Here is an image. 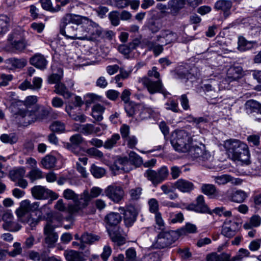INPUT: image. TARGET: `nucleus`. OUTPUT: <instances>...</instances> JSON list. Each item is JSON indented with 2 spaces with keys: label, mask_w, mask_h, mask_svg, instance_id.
Instances as JSON below:
<instances>
[{
  "label": "nucleus",
  "mask_w": 261,
  "mask_h": 261,
  "mask_svg": "<svg viewBox=\"0 0 261 261\" xmlns=\"http://www.w3.org/2000/svg\"><path fill=\"white\" fill-rule=\"evenodd\" d=\"M192 138L189 133L180 129L174 132L170 142L175 151L187 152L192 144Z\"/></svg>",
  "instance_id": "obj_2"
},
{
  "label": "nucleus",
  "mask_w": 261,
  "mask_h": 261,
  "mask_svg": "<svg viewBox=\"0 0 261 261\" xmlns=\"http://www.w3.org/2000/svg\"><path fill=\"white\" fill-rule=\"evenodd\" d=\"M27 177H28L30 179L31 182H33L34 181L41 179L43 177V172L39 168H33L29 172Z\"/></svg>",
  "instance_id": "obj_48"
},
{
  "label": "nucleus",
  "mask_w": 261,
  "mask_h": 261,
  "mask_svg": "<svg viewBox=\"0 0 261 261\" xmlns=\"http://www.w3.org/2000/svg\"><path fill=\"white\" fill-rule=\"evenodd\" d=\"M63 197L67 200H72L74 203H70L67 206V212L71 215H85L88 212L84 211V208H81L79 203H83L80 199V195L74 192L70 189H65L63 193Z\"/></svg>",
  "instance_id": "obj_4"
},
{
  "label": "nucleus",
  "mask_w": 261,
  "mask_h": 261,
  "mask_svg": "<svg viewBox=\"0 0 261 261\" xmlns=\"http://www.w3.org/2000/svg\"><path fill=\"white\" fill-rule=\"evenodd\" d=\"M138 213L136 209L133 206H128L125 211L124 214V221L127 227L133 225L136 221Z\"/></svg>",
  "instance_id": "obj_20"
},
{
  "label": "nucleus",
  "mask_w": 261,
  "mask_h": 261,
  "mask_svg": "<svg viewBox=\"0 0 261 261\" xmlns=\"http://www.w3.org/2000/svg\"><path fill=\"white\" fill-rule=\"evenodd\" d=\"M40 221L39 218H33L31 215H28V216L21 219V223L26 226L27 229L34 230Z\"/></svg>",
  "instance_id": "obj_30"
},
{
  "label": "nucleus",
  "mask_w": 261,
  "mask_h": 261,
  "mask_svg": "<svg viewBox=\"0 0 261 261\" xmlns=\"http://www.w3.org/2000/svg\"><path fill=\"white\" fill-rule=\"evenodd\" d=\"M83 104L84 102L82 98L79 96H75L74 102H68V104L65 107V110L73 120L84 122L86 120V117L80 113H76L75 111L77 107H81Z\"/></svg>",
  "instance_id": "obj_5"
},
{
  "label": "nucleus",
  "mask_w": 261,
  "mask_h": 261,
  "mask_svg": "<svg viewBox=\"0 0 261 261\" xmlns=\"http://www.w3.org/2000/svg\"><path fill=\"white\" fill-rule=\"evenodd\" d=\"M54 92L65 99H69L73 95V93L70 92L65 85L62 82L55 85Z\"/></svg>",
  "instance_id": "obj_28"
},
{
  "label": "nucleus",
  "mask_w": 261,
  "mask_h": 261,
  "mask_svg": "<svg viewBox=\"0 0 261 261\" xmlns=\"http://www.w3.org/2000/svg\"><path fill=\"white\" fill-rule=\"evenodd\" d=\"M232 2L230 0H219L216 2L215 8L223 12V16L226 18L231 15Z\"/></svg>",
  "instance_id": "obj_18"
},
{
  "label": "nucleus",
  "mask_w": 261,
  "mask_h": 261,
  "mask_svg": "<svg viewBox=\"0 0 261 261\" xmlns=\"http://www.w3.org/2000/svg\"><path fill=\"white\" fill-rule=\"evenodd\" d=\"M76 26L71 25V24H63L61 21L60 25V33L64 36L66 39L74 40L73 38L76 36L75 34Z\"/></svg>",
  "instance_id": "obj_22"
},
{
  "label": "nucleus",
  "mask_w": 261,
  "mask_h": 261,
  "mask_svg": "<svg viewBox=\"0 0 261 261\" xmlns=\"http://www.w3.org/2000/svg\"><path fill=\"white\" fill-rule=\"evenodd\" d=\"M218 82L215 80H210L207 83L203 84L202 88L203 91L206 93L210 92L213 89H218Z\"/></svg>",
  "instance_id": "obj_61"
},
{
  "label": "nucleus",
  "mask_w": 261,
  "mask_h": 261,
  "mask_svg": "<svg viewBox=\"0 0 261 261\" xmlns=\"http://www.w3.org/2000/svg\"><path fill=\"white\" fill-rule=\"evenodd\" d=\"M223 146L229 158L232 160L245 163L249 162L250 153L246 144L237 139H230L224 142Z\"/></svg>",
  "instance_id": "obj_1"
},
{
  "label": "nucleus",
  "mask_w": 261,
  "mask_h": 261,
  "mask_svg": "<svg viewBox=\"0 0 261 261\" xmlns=\"http://www.w3.org/2000/svg\"><path fill=\"white\" fill-rule=\"evenodd\" d=\"M213 177L214 178L215 182L219 185H225L232 180V177L227 174L215 176Z\"/></svg>",
  "instance_id": "obj_57"
},
{
  "label": "nucleus",
  "mask_w": 261,
  "mask_h": 261,
  "mask_svg": "<svg viewBox=\"0 0 261 261\" xmlns=\"http://www.w3.org/2000/svg\"><path fill=\"white\" fill-rule=\"evenodd\" d=\"M10 18L6 14H0V36H3L8 31Z\"/></svg>",
  "instance_id": "obj_32"
},
{
  "label": "nucleus",
  "mask_w": 261,
  "mask_h": 261,
  "mask_svg": "<svg viewBox=\"0 0 261 261\" xmlns=\"http://www.w3.org/2000/svg\"><path fill=\"white\" fill-rule=\"evenodd\" d=\"M43 233L45 236V243L49 247H53L58 239V235L55 231V228L47 223L44 227Z\"/></svg>",
  "instance_id": "obj_12"
},
{
  "label": "nucleus",
  "mask_w": 261,
  "mask_h": 261,
  "mask_svg": "<svg viewBox=\"0 0 261 261\" xmlns=\"http://www.w3.org/2000/svg\"><path fill=\"white\" fill-rule=\"evenodd\" d=\"M165 106L166 109L167 110H170L174 113H178L180 112L177 101L174 100L169 99L165 103Z\"/></svg>",
  "instance_id": "obj_59"
},
{
  "label": "nucleus",
  "mask_w": 261,
  "mask_h": 261,
  "mask_svg": "<svg viewBox=\"0 0 261 261\" xmlns=\"http://www.w3.org/2000/svg\"><path fill=\"white\" fill-rule=\"evenodd\" d=\"M128 166H129V161L127 157H119L115 160L114 163V166L117 170H121L124 172L129 171Z\"/></svg>",
  "instance_id": "obj_29"
},
{
  "label": "nucleus",
  "mask_w": 261,
  "mask_h": 261,
  "mask_svg": "<svg viewBox=\"0 0 261 261\" xmlns=\"http://www.w3.org/2000/svg\"><path fill=\"white\" fill-rule=\"evenodd\" d=\"M245 108L248 114L256 112L261 114V105L254 100H247L245 104Z\"/></svg>",
  "instance_id": "obj_27"
},
{
  "label": "nucleus",
  "mask_w": 261,
  "mask_h": 261,
  "mask_svg": "<svg viewBox=\"0 0 261 261\" xmlns=\"http://www.w3.org/2000/svg\"><path fill=\"white\" fill-rule=\"evenodd\" d=\"M187 210L199 213L211 214L210 209L205 204L203 196L199 195L196 199L195 203H191L187 207Z\"/></svg>",
  "instance_id": "obj_13"
},
{
  "label": "nucleus",
  "mask_w": 261,
  "mask_h": 261,
  "mask_svg": "<svg viewBox=\"0 0 261 261\" xmlns=\"http://www.w3.org/2000/svg\"><path fill=\"white\" fill-rule=\"evenodd\" d=\"M144 175L155 186L161 183L158 172L155 170L148 169L144 172Z\"/></svg>",
  "instance_id": "obj_37"
},
{
  "label": "nucleus",
  "mask_w": 261,
  "mask_h": 261,
  "mask_svg": "<svg viewBox=\"0 0 261 261\" xmlns=\"http://www.w3.org/2000/svg\"><path fill=\"white\" fill-rule=\"evenodd\" d=\"M49 127L52 132L58 133H62L65 129L64 123L59 121L53 122Z\"/></svg>",
  "instance_id": "obj_52"
},
{
  "label": "nucleus",
  "mask_w": 261,
  "mask_h": 261,
  "mask_svg": "<svg viewBox=\"0 0 261 261\" xmlns=\"http://www.w3.org/2000/svg\"><path fill=\"white\" fill-rule=\"evenodd\" d=\"M31 193L37 199H46L50 197L52 200H56L59 197L56 193L41 186L33 187L31 189Z\"/></svg>",
  "instance_id": "obj_7"
},
{
  "label": "nucleus",
  "mask_w": 261,
  "mask_h": 261,
  "mask_svg": "<svg viewBox=\"0 0 261 261\" xmlns=\"http://www.w3.org/2000/svg\"><path fill=\"white\" fill-rule=\"evenodd\" d=\"M102 190L100 188L94 187L90 190V193L87 190L80 194V199L83 201V203H79L81 208H84V211H87V207L92 198L98 197L102 192Z\"/></svg>",
  "instance_id": "obj_9"
},
{
  "label": "nucleus",
  "mask_w": 261,
  "mask_h": 261,
  "mask_svg": "<svg viewBox=\"0 0 261 261\" xmlns=\"http://www.w3.org/2000/svg\"><path fill=\"white\" fill-rule=\"evenodd\" d=\"M63 77V70L60 69L59 73H53L48 77V82L49 84H55L56 85L61 83L60 81Z\"/></svg>",
  "instance_id": "obj_54"
},
{
  "label": "nucleus",
  "mask_w": 261,
  "mask_h": 261,
  "mask_svg": "<svg viewBox=\"0 0 261 261\" xmlns=\"http://www.w3.org/2000/svg\"><path fill=\"white\" fill-rule=\"evenodd\" d=\"M30 63L37 68L43 70L46 68L47 61L44 56L36 54L30 58Z\"/></svg>",
  "instance_id": "obj_25"
},
{
  "label": "nucleus",
  "mask_w": 261,
  "mask_h": 261,
  "mask_svg": "<svg viewBox=\"0 0 261 261\" xmlns=\"http://www.w3.org/2000/svg\"><path fill=\"white\" fill-rule=\"evenodd\" d=\"M243 69L241 66H231L227 70L226 80L229 82L237 81L242 75Z\"/></svg>",
  "instance_id": "obj_24"
},
{
  "label": "nucleus",
  "mask_w": 261,
  "mask_h": 261,
  "mask_svg": "<svg viewBox=\"0 0 261 261\" xmlns=\"http://www.w3.org/2000/svg\"><path fill=\"white\" fill-rule=\"evenodd\" d=\"M197 227L196 225L191 224L187 223L186 225L177 230L179 233V237L181 235H185L187 233H195L196 232Z\"/></svg>",
  "instance_id": "obj_50"
},
{
  "label": "nucleus",
  "mask_w": 261,
  "mask_h": 261,
  "mask_svg": "<svg viewBox=\"0 0 261 261\" xmlns=\"http://www.w3.org/2000/svg\"><path fill=\"white\" fill-rule=\"evenodd\" d=\"M238 44V49L241 51L248 50L252 47L251 42L247 41L243 37H239Z\"/></svg>",
  "instance_id": "obj_51"
},
{
  "label": "nucleus",
  "mask_w": 261,
  "mask_h": 261,
  "mask_svg": "<svg viewBox=\"0 0 261 261\" xmlns=\"http://www.w3.org/2000/svg\"><path fill=\"white\" fill-rule=\"evenodd\" d=\"M185 5V0H172L169 1V6L175 11L182 9Z\"/></svg>",
  "instance_id": "obj_58"
},
{
  "label": "nucleus",
  "mask_w": 261,
  "mask_h": 261,
  "mask_svg": "<svg viewBox=\"0 0 261 261\" xmlns=\"http://www.w3.org/2000/svg\"><path fill=\"white\" fill-rule=\"evenodd\" d=\"M2 219L4 222L3 228L10 231H17L20 229L21 226L13 221V216L10 212H6L3 215Z\"/></svg>",
  "instance_id": "obj_14"
},
{
  "label": "nucleus",
  "mask_w": 261,
  "mask_h": 261,
  "mask_svg": "<svg viewBox=\"0 0 261 261\" xmlns=\"http://www.w3.org/2000/svg\"><path fill=\"white\" fill-rule=\"evenodd\" d=\"M6 63L11 65L14 68L21 69L27 65V60L24 58H11L7 60Z\"/></svg>",
  "instance_id": "obj_36"
},
{
  "label": "nucleus",
  "mask_w": 261,
  "mask_h": 261,
  "mask_svg": "<svg viewBox=\"0 0 261 261\" xmlns=\"http://www.w3.org/2000/svg\"><path fill=\"white\" fill-rule=\"evenodd\" d=\"M0 140L4 143L13 144L17 142L18 137L15 133H11L9 134H4L1 136Z\"/></svg>",
  "instance_id": "obj_49"
},
{
  "label": "nucleus",
  "mask_w": 261,
  "mask_h": 261,
  "mask_svg": "<svg viewBox=\"0 0 261 261\" xmlns=\"http://www.w3.org/2000/svg\"><path fill=\"white\" fill-rule=\"evenodd\" d=\"M100 237L91 233L85 232L81 236V242L85 244H92L98 241Z\"/></svg>",
  "instance_id": "obj_47"
},
{
  "label": "nucleus",
  "mask_w": 261,
  "mask_h": 261,
  "mask_svg": "<svg viewBox=\"0 0 261 261\" xmlns=\"http://www.w3.org/2000/svg\"><path fill=\"white\" fill-rule=\"evenodd\" d=\"M121 220V216L118 213L111 212L104 219L106 227L109 231L111 227L117 226Z\"/></svg>",
  "instance_id": "obj_19"
},
{
  "label": "nucleus",
  "mask_w": 261,
  "mask_h": 261,
  "mask_svg": "<svg viewBox=\"0 0 261 261\" xmlns=\"http://www.w3.org/2000/svg\"><path fill=\"white\" fill-rule=\"evenodd\" d=\"M14 35L11 34L9 36L8 40L10 42L12 48L19 53H22L28 46L27 41L23 38L16 40H13Z\"/></svg>",
  "instance_id": "obj_21"
},
{
  "label": "nucleus",
  "mask_w": 261,
  "mask_h": 261,
  "mask_svg": "<svg viewBox=\"0 0 261 261\" xmlns=\"http://www.w3.org/2000/svg\"><path fill=\"white\" fill-rule=\"evenodd\" d=\"M56 161L54 156L48 154L42 159L41 164L43 168L49 169L55 167Z\"/></svg>",
  "instance_id": "obj_38"
},
{
  "label": "nucleus",
  "mask_w": 261,
  "mask_h": 261,
  "mask_svg": "<svg viewBox=\"0 0 261 261\" xmlns=\"http://www.w3.org/2000/svg\"><path fill=\"white\" fill-rule=\"evenodd\" d=\"M250 252L248 250L241 248L236 256L232 258L229 257V261H241L244 257L248 256Z\"/></svg>",
  "instance_id": "obj_55"
},
{
  "label": "nucleus",
  "mask_w": 261,
  "mask_h": 261,
  "mask_svg": "<svg viewBox=\"0 0 261 261\" xmlns=\"http://www.w3.org/2000/svg\"><path fill=\"white\" fill-rule=\"evenodd\" d=\"M145 46L149 50H152L155 56H158L163 51V44H159L153 41L146 40L144 41Z\"/></svg>",
  "instance_id": "obj_31"
},
{
  "label": "nucleus",
  "mask_w": 261,
  "mask_h": 261,
  "mask_svg": "<svg viewBox=\"0 0 261 261\" xmlns=\"http://www.w3.org/2000/svg\"><path fill=\"white\" fill-rule=\"evenodd\" d=\"M27 257L34 261H39L40 259L42 261H48L49 259V257L45 253L40 255L37 252L33 250L28 252Z\"/></svg>",
  "instance_id": "obj_43"
},
{
  "label": "nucleus",
  "mask_w": 261,
  "mask_h": 261,
  "mask_svg": "<svg viewBox=\"0 0 261 261\" xmlns=\"http://www.w3.org/2000/svg\"><path fill=\"white\" fill-rule=\"evenodd\" d=\"M18 117L23 125H27L36 121L33 107L31 109H21L18 113Z\"/></svg>",
  "instance_id": "obj_16"
},
{
  "label": "nucleus",
  "mask_w": 261,
  "mask_h": 261,
  "mask_svg": "<svg viewBox=\"0 0 261 261\" xmlns=\"http://www.w3.org/2000/svg\"><path fill=\"white\" fill-rule=\"evenodd\" d=\"M202 149L198 146H193L192 144L189 147L188 151V155L193 159H199L202 154Z\"/></svg>",
  "instance_id": "obj_46"
},
{
  "label": "nucleus",
  "mask_w": 261,
  "mask_h": 261,
  "mask_svg": "<svg viewBox=\"0 0 261 261\" xmlns=\"http://www.w3.org/2000/svg\"><path fill=\"white\" fill-rule=\"evenodd\" d=\"M236 223L233 222L230 224L225 223L222 227V233L227 238H231L236 234L234 230Z\"/></svg>",
  "instance_id": "obj_40"
},
{
  "label": "nucleus",
  "mask_w": 261,
  "mask_h": 261,
  "mask_svg": "<svg viewBox=\"0 0 261 261\" xmlns=\"http://www.w3.org/2000/svg\"><path fill=\"white\" fill-rule=\"evenodd\" d=\"M107 197L114 203H119L123 198L124 191L123 188L116 184L108 186L105 190Z\"/></svg>",
  "instance_id": "obj_6"
},
{
  "label": "nucleus",
  "mask_w": 261,
  "mask_h": 261,
  "mask_svg": "<svg viewBox=\"0 0 261 261\" xmlns=\"http://www.w3.org/2000/svg\"><path fill=\"white\" fill-rule=\"evenodd\" d=\"M105 108L100 105L96 104L92 108V116L97 121H101L102 119V114L105 112Z\"/></svg>",
  "instance_id": "obj_33"
},
{
  "label": "nucleus",
  "mask_w": 261,
  "mask_h": 261,
  "mask_svg": "<svg viewBox=\"0 0 261 261\" xmlns=\"http://www.w3.org/2000/svg\"><path fill=\"white\" fill-rule=\"evenodd\" d=\"M230 254L222 253L218 254L217 253H212L207 255V261H229Z\"/></svg>",
  "instance_id": "obj_41"
},
{
  "label": "nucleus",
  "mask_w": 261,
  "mask_h": 261,
  "mask_svg": "<svg viewBox=\"0 0 261 261\" xmlns=\"http://www.w3.org/2000/svg\"><path fill=\"white\" fill-rule=\"evenodd\" d=\"M141 82L150 94H153L156 93H162L165 95L166 93L163 90L161 79L153 81L152 79L144 77L142 79Z\"/></svg>",
  "instance_id": "obj_8"
},
{
  "label": "nucleus",
  "mask_w": 261,
  "mask_h": 261,
  "mask_svg": "<svg viewBox=\"0 0 261 261\" xmlns=\"http://www.w3.org/2000/svg\"><path fill=\"white\" fill-rule=\"evenodd\" d=\"M178 238L179 233L177 230L162 231L155 238L151 247L154 249H164L169 247Z\"/></svg>",
  "instance_id": "obj_3"
},
{
  "label": "nucleus",
  "mask_w": 261,
  "mask_h": 261,
  "mask_svg": "<svg viewBox=\"0 0 261 261\" xmlns=\"http://www.w3.org/2000/svg\"><path fill=\"white\" fill-rule=\"evenodd\" d=\"M201 192L211 198H215L219 195V191L213 184H202L200 187Z\"/></svg>",
  "instance_id": "obj_23"
},
{
  "label": "nucleus",
  "mask_w": 261,
  "mask_h": 261,
  "mask_svg": "<svg viewBox=\"0 0 261 261\" xmlns=\"http://www.w3.org/2000/svg\"><path fill=\"white\" fill-rule=\"evenodd\" d=\"M90 171L92 175L96 178L103 177L106 173L105 168L97 166L94 164L91 165Z\"/></svg>",
  "instance_id": "obj_45"
},
{
  "label": "nucleus",
  "mask_w": 261,
  "mask_h": 261,
  "mask_svg": "<svg viewBox=\"0 0 261 261\" xmlns=\"http://www.w3.org/2000/svg\"><path fill=\"white\" fill-rule=\"evenodd\" d=\"M157 172L161 183L167 178L169 175V171L166 166H162Z\"/></svg>",
  "instance_id": "obj_63"
},
{
  "label": "nucleus",
  "mask_w": 261,
  "mask_h": 261,
  "mask_svg": "<svg viewBox=\"0 0 261 261\" xmlns=\"http://www.w3.org/2000/svg\"><path fill=\"white\" fill-rule=\"evenodd\" d=\"M13 247L14 248L13 250L9 251L7 250V254H8L10 257H14L18 255L21 254L22 251V248L21 247V244L20 243H14L13 245Z\"/></svg>",
  "instance_id": "obj_60"
},
{
  "label": "nucleus",
  "mask_w": 261,
  "mask_h": 261,
  "mask_svg": "<svg viewBox=\"0 0 261 261\" xmlns=\"http://www.w3.org/2000/svg\"><path fill=\"white\" fill-rule=\"evenodd\" d=\"M64 256L67 261H83L80 253L74 250H66L64 252Z\"/></svg>",
  "instance_id": "obj_42"
},
{
  "label": "nucleus",
  "mask_w": 261,
  "mask_h": 261,
  "mask_svg": "<svg viewBox=\"0 0 261 261\" xmlns=\"http://www.w3.org/2000/svg\"><path fill=\"white\" fill-rule=\"evenodd\" d=\"M161 252H152L144 256V261H161Z\"/></svg>",
  "instance_id": "obj_64"
},
{
  "label": "nucleus",
  "mask_w": 261,
  "mask_h": 261,
  "mask_svg": "<svg viewBox=\"0 0 261 261\" xmlns=\"http://www.w3.org/2000/svg\"><path fill=\"white\" fill-rule=\"evenodd\" d=\"M174 187L184 193H190L195 188L192 182L184 178L177 179L174 184Z\"/></svg>",
  "instance_id": "obj_17"
},
{
  "label": "nucleus",
  "mask_w": 261,
  "mask_h": 261,
  "mask_svg": "<svg viewBox=\"0 0 261 261\" xmlns=\"http://www.w3.org/2000/svg\"><path fill=\"white\" fill-rule=\"evenodd\" d=\"M86 28L88 29L87 40L95 41L100 39L102 28L98 24L89 19Z\"/></svg>",
  "instance_id": "obj_11"
},
{
  "label": "nucleus",
  "mask_w": 261,
  "mask_h": 261,
  "mask_svg": "<svg viewBox=\"0 0 261 261\" xmlns=\"http://www.w3.org/2000/svg\"><path fill=\"white\" fill-rule=\"evenodd\" d=\"M120 139V137L118 134H113L103 143V147L107 149H112L116 146Z\"/></svg>",
  "instance_id": "obj_39"
},
{
  "label": "nucleus",
  "mask_w": 261,
  "mask_h": 261,
  "mask_svg": "<svg viewBox=\"0 0 261 261\" xmlns=\"http://www.w3.org/2000/svg\"><path fill=\"white\" fill-rule=\"evenodd\" d=\"M33 109L35 115L36 121H41L47 117L49 111L51 109L50 108H46L40 105H35L33 107Z\"/></svg>",
  "instance_id": "obj_26"
},
{
  "label": "nucleus",
  "mask_w": 261,
  "mask_h": 261,
  "mask_svg": "<svg viewBox=\"0 0 261 261\" xmlns=\"http://www.w3.org/2000/svg\"><path fill=\"white\" fill-rule=\"evenodd\" d=\"M178 38L177 34L169 29L162 30L156 37V41L164 45L174 43Z\"/></svg>",
  "instance_id": "obj_10"
},
{
  "label": "nucleus",
  "mask_w": 261,
  "mask_h": 261,
  "mask_svg": "<svg viewBox=\"0 0 261 261\" xmlns=\"http://www.w3.org/2000/svg\"><path fill=\"white\" fill-rule=\"evenodd\" d=\"M25 173V170L23 167H20L18 169L13 170L10 172V177L11 179L16 181L17 180L23 178Z\"/></svg>",
  "instance_id": "obj_44"
},
{
  "label": "nucleus",
  "mask_w": 261,
  "mask_h": 261,
  "mask_svg": "<svg viewBox=\"0 0 261 261\" xmlns=\"http://www.w3.org/2000/svg\"><path fill=\"white\" fill-rule=\"evenodd\" d=\"M248 197L247 194L244 191L238 190L232 192L230 196L231 200L237 203H242Z\"/></svg>",
  "instance_id": "obj_34"
},
{
  "label": "nucleus",
  "mask_w": 261,
  "mask_h": 261,
  "mask_svg": "<svg viewBox=\"0 0 261 261\" xmlns=\"http://www.w3.org/2000/svg\"><path fill=\"white\" fill-rule=\"evenodd\" d=\"M142 191L143 189L141 187H136L129 190L128 193L131 199L135 201L139 200L141 197Z\"/></svg>",
  "instance_id": "obj_53"
},
{
  "label": "nucleus",
  "mask_w": 261,
  "mask_h": 261,
  "mask_svg": "<svg viewBox=\"0 0 261 261\" xmlns=\"http://www.w3.org/2000/svg\"><path fill=\"white\" fill-rule=\"evenodd\" d=\"M38 101L36 96L32 95L27 96L23 101V105L27 109H31Z\"/></svg>",
  "instance_id": "obj_62"
},
{
  "label": "nucleus",
  "mask_w": 261,
  "mask_h": 261,
  "mask_svg": "<svg viewBox=\"0 0 261 261\" xmlns=\"http://www.w3.org/2000/svg\"><path fill=\"white\" fill-rule=\"evenodd\" d=\"M89 19L86 17H82L80 15L67 14L61 19L62 24H68L72 23L73 25L79 26L80 24H83L85 22L89 21Z\"/></svg>",
  "instance_id": "obj_15"
},
{
  "label": "nucleus",
  "mask_w": 261,
  "mask_h": 261,
  "mask_svg": "<svg viewBox=\"0 0 261 261\" xmlns=\"http://www.w3.org/2000/svg\"><path fill=\"white\" fill-rule=\"evenodd\" d=\"M129 164L132 163L136 166H139L142 163V158L136 152L130 151L128 154Z\"/></svg>",
  "instance_id": "obj_56"
},
{
  "label": "nucleus",
  "mask_w": 261,
  "mask_h": 261,
  "mask_svg": "<svg viewBox=\"0 0 261 261\" xmlns=\"http://www.w3.org/2000/svg\"><path fill=\"white\" fill-rule=\"evenodd\" d=\"M87 22L81 25V26H76L75 34L76 36L73 38L74 40L79 39L81 40H87L88 36V29H86Z\"/></svg>",
  "instance_id": "obj_35"
}]
</instances>
